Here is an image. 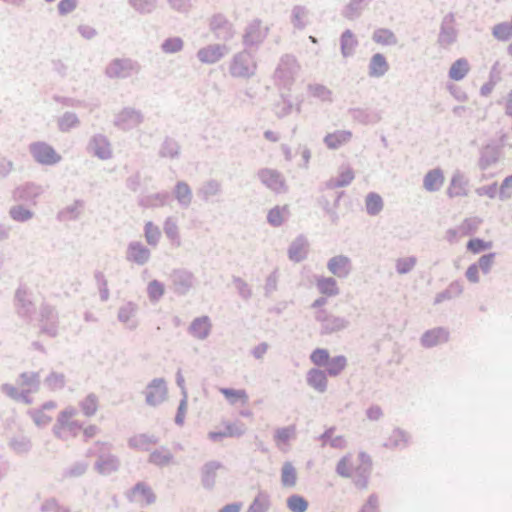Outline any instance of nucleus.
I'll use <instances>...</instances> for the list:
<instances>
[{
  "instance_id": "603ef678",
  "label": "nucleus",
  "mask_w": 512,
  "mask_h": 512,
  "mask_svg": "<svg viewBox=\"0 0 512 512\" xmlns=\"http://www.w3.org/2000/svg\"><path fill=\"white\" fill-rule=\"evenodd\" d=\"M353 177H354V175H353L352 171H350V170L346 171L345 180H343L341 182V185L348 184L353 179Z\"/></svg>"
},
{
  "instance_id": "c9c22d12",
  "label": "nucleus",
  "mask_w": 512,
  "mask_h": 512,
  "mask_svg": "<svg viewBox=\"0 0 512 512\" xmlns=\"http://www.w3.org/2000/svg\"><path fill=\"white\" fill-rule=\"evenodd\" d=\"M182 45V40L179 38L168 39L163 44V49L168 53H173L179 51L182 48Z\"/></svg>"
},
{
  "instance_id": "c85d7f7f",
  "label": "nucleus",
  "mask_w": 512,
  "mask_h": 512,
  "mask_svg": "<svg viewBox=\"0 0 512 512\" xmlns=\"http://www.w3.org/2000/svg\"><path fill=\"white\" fill-rule=\"evenodd\" d=\"M327 364L328 373L332 376H336L345 369L347 360L344 356H337L333 358L331 361L328 360Z\"/></svg>"
},
{
  "instance_id": "3c124183",
  "label": "nucleus",
  "mask_w": 512,
  "mask_h": 512,
  "mask_svg": "<svg viewBox=\"0 0 512 512\" xmlns=\"http://www.w3.org/2000/svg\"><path fill=\"white\" fill-rule=\"evenodd\" d=\"M186 406H187L186 405V401H182L180 406H179V413H178V415L176 417V421L178 423H182L183 422V415H184V413L186 411Z\"/></svg>"
},
{
  "instance_id": "0eeeda50",
  "label": "nucleus",
  "mask_w": 512,
  "mask_h": 512,
  "mask_svg": "<svg viewBox=\"0 0 512 512\" xmlns=\"http://www.w3.org/2000/svg\"><path fill=\"white\" fill-rule=\"evenodd\" d=\"M352 137V133L350 131H335L333 133L328 134L324 142L330 149H337L342 145L348 143Z\"/></svg>"
},
{
  "instance_id": "f03ea898",
  "label": "nucleus",
  "mask_w": 512,
  "mask_h": 512,
  "mask_svg": "<svg viewBox=\"0 0 512 512\" xmlns=\"http://www.w3.org/2000/svg\"><path fill=\"white\" fill-rule=\"evenodd\" d=\"M33 158L42 165H54L61 160L55 149L45 142H36L30 145Z\"/></svg>"
},
{
  "instance_id": "2f4dec72",
  "label": "nucleus",
  "mask_w": 512,
  "mask_h": 512,
  "mask_svg": "<svg viewBox=\"0 0 512 512\" xmlns=\"http://www.w3.org/2000/svg\"><path fill=\"white\" fill-rule=\"evenodd\" d=\"M499 197L501 200L512 199V175L503 179L499 188Z\"/></svg>"
},
{
  "instance_id": "473e14b6",
  "label": "nucleus",
  "mask_w": 512,
  "mask_h": 512,
  "mask_svg": "<svg viewBox=\"0 0 512 512\" xmlns=\"http://www.w3.org/2000/svg\"><path fill=\"white\" fill-rule=\"evenodd\" d=\"M164 294V285L159 281H151L148 285V295L151 300L157 301Z\"/></svg>"
},
{
  "instance_id": "9d476101",
  "label": "nucleus",
  "mask_w": 512,
  "mask_h": 512,
  "mask_svg": "<svg viewBox=\"0 0 512 512\" xmlns=\"http://www.w3.org/2000/svg\"><path fill=\"white\" fill-rule=\"evenodd\" d=\"M444 183V175L440 169L429 171L424 178V187L428 191H436Z\"/></svg>"
},
{
  "instance_id": "49530a36",
  "label": "nucleus",
  "mask_w": 512,
  "mask_h": 512,
  "mask_svg": "<svg viewBox=\"0 0 512 512\" xmlns=\"http://www.w3.org/2000/svg\"><path fill=\"white\" fill-rule=\"evenodd\" d=\"M367 416L370 420H378L382 416V411L379 407H371L367 410Z\"/></svg>"
},
{
  "instance_id": "b1692460",
  "label": "nucleus",
  "mask_w": 512,
  "mask_h": 512,
  "mask_svg": "<svg viewBox=\"0 0 512 512\" xmlns=\"http://www.w3.org/2000/svg\"><path fill=\"white\" fill-rule=\"evenodd\" d=\"M373 40L380 45H391L395 43L394 34L388 29H378L373 34Z\"/></svg>"
},
{
  "instance_id": "37998d69",
  "label": "nucleus",
  "mask_w": 512,
  "mask_h": 512,
  "mask_svg": "<svg viewBox=\"0 0 512 512\" xmlns=\"http://www.w3.org/2000/svg\"><path fill=\"white\" fill-rule=\"evenodd\" d=\"M466 277L468 281L472 283L479 282V267L476 264H472L467 268Z\"/></svg>"
},
{
  "instance_id": "4468645a",
  "label": "nucleus",
  "mask_w": 512,
  "mask_h": 512,
  "mask_svg": "<svg viewBox=\"0 0 512 512\" xmlns=\"http://www.w3.org/2000/svg\"><path fill=\"white\" fill-rule=\"evenodd\" d=\"M261 180L269 188L279 190L283 187V180L279 173L273 170H263L260 173Z\"/></svg>"
},
{
  "instance_id": "9b49d317",
  "label": "nucleus",
  "mask_w": 512,
  "mask_h": 512,
  "mask_svg": "<svg viewBox=\"0 0 512 512\" xmlns=\"http://www.w3.org/2000/svg\"><path fill=\"white\" fill-rule=\"evenodd\" d=\"M79 407L86 417H92L99 408V399L95 394H88L79 402Z\"/></svg>"
},
{
  "instance_id": "20e7f679",
  "label": "nucleus",
  "mask_w": 512,
  "mask_h": 512,
  "mask_svg": "<svg viewBox=\"0 0 512 512\" xmlns=\"http://www.w3.org/2000/svg\"><path fill=\"white\" fill-rule=\"evenodd\" d=\"M219 391L232 406H245L249 402V395L245 389L220 388Z\"/></svg>"
},
{
  "instance_id": "58836bf2",
  "label": "nucleus",
  "mask_w": 512,
  "mask_h": 512,
  "mask_svg": "<svg viewBox=\"0 0 512 512\" xmlns=\"http://www.w3.org/2000/svg\"><path fill=\"white\" fill-rule=\"evenodd\" d=\"M342 50L343 53L349 54L353 45H354V38L351 32L347 31L342 35Z\"/></svg>"
},
{
  "instance_id": "13d9d810",
  "label": "nucleus",
  "mask_w": 512,
  "mask_h": 512,
  "mask_svg": "<svg viewBox=\"0 0 512 512\" xmlns=\"http://www.w3.org/2000/svg\"><path fill=\"white\" fill-rule=\"evenodd\" d=\"M507 52H508L509 56L512 57V43L508 46Z\"/></svg>"
},
{
  "instance_id": "5fc2aeb1",
  "label": "nucleus",
  "mask_w": 512,
  "mask_h": 512,
  "mask_svg": "<svg viewBox=\"0 0 512 512\" xmlns=\"http://www.w3.org/2000/svg\"><path fill=\"white\" fill-rule=\"evenodd\" d=\"M326 303V300L323 298L317 299L313 303V307H320Z\"/></svg>"
},
{
  "instance_id": "4be33fe9",
  "label": "nucleus",
  "mask_w": 512,
  "mask_h": 512,
  "mask_svg": "<svg viewBox=\"0 0 512 512\" xmlns=\"http://www.w3.org/2000/svg\"><path fill=\"white\" fill-rule=\"evenodd\" d=\"M281 480L284 486L293 487L297 481L296 470L289 462L285 463L282 467Z\"/></svg>"
},
{
  "instance_id": "cd10ccee",
  "label": "nucleus",
  "mask_w": 512,
  "mask_h": 512,
  "mask_svg": "<svg viewBox=\"0 0 512 512\" xmlns=\"http://www.w3.org/2000/svg\"><path fill=\"white\" fill-rule=\"evenodd\" d=\"M492 247V242L484 241L479 238H473L467 243V250L473 254H478Z\"/></svg>"
},
{
  "instance_id": "bf43d9fd",
  "label": "nucleus",
  "mask_w": 512,
  "mask_h": 512,
  "mask_svg": "<svg viewBox=\"0 0 512 512\" xmlns=\"http://www.w3.org/2000/svg\"><path fill=\"white\" fill-rule=\"evenodd\" d=\"M317 320L321 321V322H325L326 321V318L321 314V315H318L317 316Z\"/></svg>"
},
{
  "instance_id": "ddd939ff",
  "label": "nucleus",
  "mask_w": 512,
  "mask_h": 512,
  "mask_svg": "<svg viewBox=\"0 0 512 512\" xmlns=\"http://www.w3.org/2000/svg\"><path fill=\"white\" fill-rule=\"evenodd\" d=\"M76 416V411L74 409H67L61 412V414L58 417V425L59 429H70L74 433L80 427L77 425L75 421H73L74 417Z\"/></svg>"
},
{
  "instance_id": "c756f323",
  "label": "nucleus",
  "mask_w": 512,
  "mask_h": 512,
  "mask_svg": "<svg viewBox=\"0 0 512 512\" xmlns=\"http://www.w3.org/2000/svg\"><path fill=\"white\" fill-rule=\"evenodd\" d=\"M130 257L133 261L143 264L149 258V250L140 245H134L130 248Z\"/></svg>"
},
{
  "instance_id": "4d7b16f0",
  "label": "nucleus",
  "mask_w": 512,
  "mask_h": 512,
  "mask_svg": "<svg viewBox=\"0 0 512 512\" xmlns=\"http://www.w3.org/2000/svg\"><path fill=\"white\" fill-rule=\"evenodd\" d=\"M336 441H339V443H333V446L340 447L341 444L343 443V439H341V438L337 439Z\"/></svg>"
},
{
  "instance_id": "dca6fc26",
  "label": "nucleus",
  "mask_w": 512,
  "mask_h": 512,
  "mask_svg": "<svg viewBox=\"0 0 512 512\" xmlns=\"http://www.w3.org/2000/svg\"><path fill=\"white\" fill-rule=\"evenodd\" d=\"M307 246L304 239L295 240L289 248V258L295 262L303 260L307 255Z\"/></svg>"
},
{
  "instance_id": "79ce46f5",
  "label": "nucleus",
  "mask_w": 512,
  "mask_h": 512,
  "mask_svg": "<svg viewBox=\"0 0 512 512\" xmlns=\"http://www.w3.org/2000/svg\"><path fill=\"white\" fill-rule=\"evenodd\" d=\"M76 7V0H61L58 9L61 14H67L73 11Z\"/></svg>"
},
{
  "instance_id": "bb28decb",
  "label": "nucleus",
  "mask_w": 512,
  "mask_h": 512,
  "mask_svg": "<svg viewBox=\"0 0 512 512\" xmlns=\"http://www.w3.org/2000/svg\"><path fill=\"white\" fill-rule=\"evenodd\" d=\"M287 506L292 512H305L308 502L299 495H292L287 499Z\"/></svg>"
},
{
  "instance_id": "6e6d98bb",
  "label": "nucleus",
  "mask_w": 512,
  "mask_h": 512,
  "mask_svg": "<svg viewBox=\"0 0 512 512\" xmlns=\"http://www.w3.org/2000/svg\"><path fill=\"white\" fill-rule=\"evenodd\" d=\"M394 437L404 439V434L401 431H395Z\"/></svg>"
},
{
  "instance_id": "7ed1b4c3",
  "label": "nucleus",
  "mask_w": 512,
  "mask_h": 512,
  "mask_svg": "<svg viewBox=\"0 0 512 512\" xmlns=\"http://www.w3.org/2000/svg\"><path fill=\"white\" fill-rule=\"evenodd\" d=\"M166 393L165 381L163 379H155L147 388V402L151 405H157L165 399Z\"/></svg>"
},
{
  "instance_id": "e433bc0d",
  "label": "nucleus",
  "mask_w": 512,
  "mask_h": 512,
  "mask_svg": "<svg viewBox=\"0 0 512 512\" xmlns=\"http://www.w3.org/2000/svg\"><path fill=\"white\" fill-rule=\"evenodd\" d=\"M176 197L180 201H186L190 198L191 191L186 183H178L176 186Z\"/></svg>"
},
{
  "instance_id": "c03bdc74",
  "label": "nucleus",
  "mask_w": 512,
  "mask_h": 512,
  "mask_svg": "<svg viewBox=\"0 0 512 512\" xmlns=\"http://www.w3.org/2000/svg\"><path fill=\"white\" fill-rule=\"evenodd\" d=\"M360 512H377V500L370 497L368 501L363 505Z\"/></svg>"
},
{
  "instance_id": "423d86ee",
  "label": "nucleus",
  "mask_w": 512,
  "mask_h": 512,
  "mask_svg": "<svg viewBox=\"0 0 512 512\" xmlns=\"http://www.w3.org/2000/svg\"><path fill=\"white\" fill-rule=\"evenodd\" d=\"M328 269L336 276H345L350 269V261L347 257L339 255L335 256L328 262Z\"/></svg>"
},
{
  "instance_id": "6ab92c4d",
  "label": "nucleus",
  "mask_w": 512,
  "mask_h": 512,
  "mask_svg": "<svg viewBox=\"0 0 512 512\" xmlns=\"http://www.w3.org/2000/svg\"><path fill=\"white\" fill-rule=\"evenodd\" d=\"M222 56L218 46H210L199 51L198 57L204 63H214Z\"/></svg>"
},
{
  "instance_id": "72a5a7b5",
  "label": "nucleus",
  "mask_w": 512,
  "mask_h": 512,
  "mask_svg": "<svg viewBox=\"0 0 512 512\" xmlns=\"http://www.w3.org/2000/svg\"><path fill=\"white\" fill-rule=\"evenodd\" d=\"M311 361L317 366H324L328 363L329 352L326 349H316L312 352Z\"/></svg>"
},
{
  "instance_id": "864d4df0",
  "label": "nucleus",
  "mask_w": 512,
  "mask_h": 512,
  "mask_svg": "<svg viewBox=\"0 0 512 512\" xmlns=\"http://www.w3.org/2000/svg\"><path fill=\"white\" fill-rule=\"evenodd\" d=\"M496 191V184H494L492 187H489L485 190V193L489 195L490 197H493L494 192Z\"/></svg>"
},
{
  "instance_id": "5701e85b",
  "label": "nucleus",
  "mask_w": 512,
  "mask_h": 512,
  "mask_svg": "<svg viewBox=\"0 0 512 512\" xmlns=\"http://www.w3.org/2000/svg\"><path fill=\"white\" fill-rule=\"evenodd\" d=\"M383 208V200L380 195L370 193L366 197V209L370 215L378 214Z\"/></svg>"
},
{
  "instance_id": "a878e982",
  "label": "nucleus",
  "mask_w": 512,
  "mask_h": 512,
  "mask_svg": "<svg viewBox=\"0 0 512 512\" xmlns=\"http://www.w3.org/2000/svg\"><path fill=\"white\" fill-rule=\"evenodd\" d=\"M240 434H241V431L238 428H236L233 424H227L223 431L210 432L208 434V437L213 441H218L225 437H233V436H238Z\"/></svg>"
},
{
  "instance_id": "39448f33",
  "label": "nucleus",
  "mask_w": 512,
  "mask_h": 512,
  "mask_svg": "<svg viewBox=\"0 0 512 512\" xmlns=\"http://www.w3.org/2000/svg\"><path fill=\"white\" fill-rule=\"evenodd\" d=\"M129 499L133 502L151 504L155 500V495L150 487L144 483H138L129 492Z\"/></svg>"
},
{
  "instance_id": "6e6552de",
  "label": "nucleus",
  "mask_w": 512,
  "mask_h": 512,
  "mask_svg": "<svg viewBox=\"0 0 512 512\" xmlns=\"http://www.w3.org/2000/svg\"><path fill=\"white\" fill-rule=\"evenodd\" d=\"M211 329V323L208 317H200L195 319L191 326L190 331L193 336L204 339L208 336Z\"/></svg>"
},
{
  "instance_id": "f8f14e48",
  "label": "nucleus",
  "mask_w": 512,
  "mask_h": 512,
  "mask_svg": "<svg viewBox=\"0 0 512 512\" xmlns=\"http://www.w3.org/2000/svg\"><path fill=\"white\" fill-rule=\"evenodd\" d=\"M469 69L470 67L468 61L464 58H460L451 65L449 70V77L452 80L460 81L467 75Z\"/></svg>"
},
{
  "instance_id": "a19ab883",
  "label": "nucleus",
  "mask_w": 512,
  "mask_h": 512,
  "mask_svg": "<svg viewBox=\"0 0 512 512\" xmlns=\"http://www.w3.org/2000/svg\"><path fill=\"white\" fill-rule=\"evenodd\" d=\"M415 264V260L413 258L401 259L397 263V270L399 273H407L409 272Z\"/></svg>"
},
{
  "instance_id": "052dcab7",
  "label": "nucleus",
  "mask_w": 512,
  "mask_h": 512,
  "mask_svg": "<svg viewBox=\"0 0 512 512\" xmlns=\"http://www.w3.org/2000/svg\"><path fill=\"white\" fill-rule=\"evenodd\" d=\"M58 512H68V511L65 509H62V510L58 509Z\"/></svg>"
},
{
  "instance_id": "f257e3e1",
  "label": "nucleus",
  "mask_w": 512,
  "mask_h": 512,
  "mask_svg": "<svg viewBox=\"0 0 512 512\" xmlns=\"http://www.w3.org/2000/svg\"><path fill=\"white\" fill-rule=\"evenodd\" d=\"M372 466V461L369 455L365 452H361L357 455V458L353 460L351 455H346L340 459L336 466L338 475L345 478L357 476L355 484L360 487H365L366 478L369 474Z\"/></svg>"
},
{
  "instance_id": "4c0bfd02",
  "label": "nucleus",
  "mask_w": 512,
  "mask_h": 512,
  "mask_svg": "<svg viewBox=\"0 0 512 512\" xmlns=\"http://www.w3.org/2000/svg\"><path fill=\"white\" fill-rule=\"evenodd\" d=\"M493 261H494V254L491 253V254L483 255L482 257H480L478 264H476V265L484 273H487V272H489V270L493 264Z\"/></svg>"
},
{
  "instance_id": "f704fd0d",
  "label": "nucleus",
  "mask_w": 512,
  "mask_h": 512,
  "mask_svg": "<svg viewBox=\"0 0 512 512\" xmlns=\"http://www.w3.org/2000/svg\"><path fill=\"white\" fill-rule=\"evenodd\" d=\"M145 236L149 244L155 245L160 237V230L151 222L145 226Z\"/></svg>"
},
{
  "instance_id": "a211bd4d",
  "label": "nucleus",
  "mask_w": 512,
  "mask_h": 512,
  "mask_svg": "<svg viewBox=\"0 0 512 512\" xmlns=\"http://www.w3.org/2000/svg\"><path fill=\"white\" fill-rule=\"evenodd\" d=\"M317 288L321 294L326 296H334L339 292L337 282L333 278L319 279L317 281Z\"/></svg>"
},
{
  "instance_id": "393cba45",
  "label": "nucleus",
  "mask_w": 512,
  "mask_h": 512,
  "mask_svg": "<svg viewBox=\"0 0 512 512\" xmlns=\"http://www.w3.org/2000/svg\"><path fill=\"white\" fill-rule=\"evenodd\" d=\"M446 339V334L442 330H432L427 332L423 338L422 342L425 346L431 347L434 346Z\"/></svg>"
},
{
  "instance_id": "de8ad7c7",
  "label": "nucleus",
  "mask_w": 512,
  "mask_h": 512,
  "mask_svg": "<svg viewBox=\"0 0 512 512\" xmlns=\"http://www.w3.org/2000/svg\"><path fill=\"white\" fill-rule=\"evenodd\" d=\"M98 431L99 429L96 425H89L83 429V433L86 437H94Z\"/></svg>"
},
{
  "instance_id": "ea45409f",
  "label": "nucleus",
  "mask_w": 512,
  "mask_h": 512,
  "mask_svg": "<svg viewBox=\"0 0 512 512\" xmlns=\"http://www.w3.org/2000/svg\"><path fill=\"white\" fill-rule=\"evenodd\" d=\"M11 216L17 221H25L31 217V212L23 207H16L11 210Z\"/></svg>"
},
{
  "instance_id": "f3484780",
  "label": "nucleus",
  "mask_w": 512,
  "mask_h": 512,
  "mask_svg": "<svg viewBox=\"0 0 512 512\" xmlns=\"http://www.w3.org/2000/svg\"><path fill=\"white\" fill-rule=\"evenodd\" d=\"M388 70V63L381 54H375L370 62V75L379 77L384 75Z\"/></svg>"
},
{
  "instance_id": "8fccbe9b",
  "label": "nucleus",
  "mask_w": 512,
  "mask_h": 512,
  "mask_svg": "<svg viewBox=\"0 0 512 512\" xmlns=\"http://www.w3.org/2000/svg\"><path fill=\"white\" fill-rule=\"evenodd\" d=\"M493 89H494V83H492V82H488V83H485V84L481 87V89H480V93H481V95H483V96H488V95H490V94L492 93Z\"/></svg>"
},
{
  "instance_id": "a18cd8bd",
  "label": "nucleus",
  "mask_w": 512,
  "mask_h": 512,
  "mask_svg": "<svg viewBox=\"0 0 512 512\" xmlns=\"http://www.w3.org/2000/svg\"><path fill=\"white\" fill-rule=\"evenodd\" d=\"M169 455H162L161 452H153L151 454V461L156 464H164L170 460Z\"/></svg>"
},
{
  "instance_id": "2eb2a0df",
  "label": "nucleus",
  "mask_w": 512,
  "mask_h": 512,
  "mask_svg": "<svg viewBox=\"0 0 512 512\" xmlns=\"http://www.w3.org/2000/svg\"><path fill=\"white\" fill-rule=\"evenodd\" d=\"M307 381L314 389L323 392L327 386V378L323 371L312 369L309 371Z\"/></svg>"
},
{
  "instance_id": "7c9ffc66",
  "label": "nucleus",
  "mask_w": 512,
  "mask_h": 512,
  "mask_svg": "<svg viewBox=\"0 0 512 512\" xmlns=\"http://www.w3.org/2000/svg\"><path fill=\"white\" fill-rule=\"evenodd\" d=\"M286 213V207H275L268 213V221L273 226H279L283 223Z\"/></svg>"
},
{
  "instance_id": "aec40b11",
  "label": "nucleus",
  "mask_w": 512,
  "mask_h": 512,
  "mask_svg": "<svg viewBox=\"0 0 512 512\" xmlns=\"http://www.w3.org/2000/svg\"><path fill=\"white\" fill-rule=\"evenodd\" d=\"M447 193L450 197H458L466 195L465 182L460 175H454L451 179Z\"/></svg>"
},
{
  "instance_id": "1a4fd4ad",
  "label": "nucleus",
  "mask_w": 512,
  "mask_h": 512,
  "mask_svg": "<svg viewBox=\"0 0 512 512\" xmlns=\"http://www.w3.org/2000/svg\"><path fill=\"white\" fill-rule=\"evenodd\" d=\"M295 432L296 429L294 425L276 429L274 433V441L276 446L280 449L287 446L290 440L295 437Z\"/></svg>"
},
{
  "instance_id": "09e8293b",
  "label": "nucleus",
  "mask_w": 512,
  "mask_h": 512,
  "mask_svg": "<svg viewBox=\"0 0 512 512\" xmlns=\"http://www.w3.org/2000/svg\"><path fill=\"white\" fill-rule=\"evenodd\" d=\"M241 504L233 503L224 506L219 512H240Z\"/></svg>"
},
{
  "instance_id": "412c9836",
  "label": "nucleus",
  "mask_w": 512,
  "mask_h": 512,
  "mask_svg": "<svg viewBox=\"0 0 512 512\" xmlns=\"http://www.w3.org/2000/svg\"><path fill=\"white\" fill-rule=\"evenodd\" d=\"M492 34L499 41H507L512 38V24L508 22L499 23L493 27Z\"/></svg>"
}]
</instances>
